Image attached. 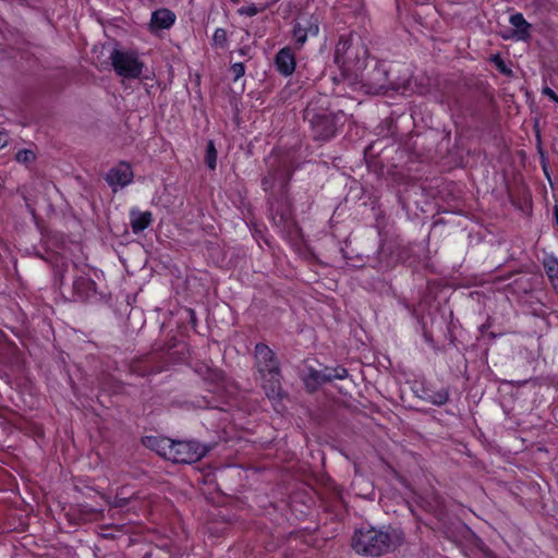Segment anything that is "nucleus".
<instances>
[{
	"label": "nucleus",
	"instance_id": "1",
	"mask_svg": "<svg viewBox=\"0 0 558 558\" xmlns=\"http://www.w3.org/2000/svg\"><path fill=\"white\" fill-rule=\"evenodd\" d=\"M404 543V533L391 525L376 529L369 526L354 532L351 541L353 550L359 555L379 557L396 550Z\"/></svg>",
	"mask_w": 558,
	"mask_h": 558
},
{
	"label": "nucleus",
	"instance_id": "2",
	"mask_svg": "<svg viewBox=\"0 0 558 558\" xmlns=\"http://www.w3.org/2000/svg\"><path fill=\"white\" fill-rule=\"evenodd\" d=\"M304 120L310 123L315 140L328 141L336 135L339 126L343 125L345 114L342 111L332 112L318 108L316 104L310 102L304 109Z\"/></svg>",
	"mask_w": 558,
	"mask_h": 558
},
{
	"label": "nucleus",
	"instance_id": "3",
	"mask_svg": "<svg viewBox=\"0 0 558 558\" xmlns=\"http://www.w3.org/2000/svg\"><path fill=\"white\" fill-rule=\"evenodd\" d=\"M368 50L362 39L353 35L340 36L335 48V62L347 71L364 68Z\"/></svg>",
	"mask_w": 558,
	"mask_h": 558
},
{
	"label": "nucleus",
	"instance_id": "4",
	"mask_svg": "<svg viewBox=\"0 0 558 558\" xmlns=\"http://www.w3.org/2000/svg\"><path fill=\"white\" fill-rule=\"evenodd\" d=\"M319 23V15L316 12H312L310 7L299 12L292 31L293 38L299 48L305 44L307 38L318 35Z\"/></svg>",
	"mask_w": 558,
	"mask_h": 558
},
{
	"label": "nucleus",
	"instance_id": "5",
	"mask_svg": "<svg viewBox=\"0 0 558 558\" xmlns=\"http://www.w3.org/2000/svg\"><path fill=\"white\" fill-rule=\"evenodd\" d=\"M209 451V447L195 441H172V449L168 450V460L174 463H194L199 461Z\"/></svg>",
	"mask_w": 558,
	"mask_h": 558
},
{
	"label": "nucleus",
	"instance_id": "6",
	"mask_svg": "<svg viewBox=\"0 0 558 558\" xmlns=\"http://www.w3.org/2000/svg\"><path fill=\"white\" fill-rule=\"evenodd\" d=\"M110 60L114 72L119 76L137 78L142 74L143 63L138 60L135 52L113 49Z\"/></svg>",
	"mask_w": 558,
	"mask_h": 558
},
{
	"label": "nucleus",
	"instance_id": "7",
	"mask_svg": "<svg viewBox=\"0 0 558 558\" xmlns=\"http://www.w3.org/2000/svg\"><path fill=\"white\" fill-rule=\"evenodd\" d=\"M390 71L384 64H376L372 70L363 74V86L366 93L380 94L387 89H397L399 84L389 76Z\"/></svg>",
	"mask_w": 558,
	"mask_h": 558
},
{
	"label": "nucleus",
	"instance_id": "8",
	"mask_svg": "<svg viewBox=\"0 0 558 558\" xmlns=\"http://www.w3.org/2000/svg\"><path fill=\"white\" fill-rule=\"evenodd\" d=\"M348 376V369L340 365L324 367L323 369L310 368L308 374L304 378V384L308 391H315L325 384L331 383L335 379H344Z\"/></svg>",
	"mask_w": 558,
	"mask_h": 558
},
{
	"label": "nucleus",
	"instance_id": "9",
	"mask_svg": "<svg viewBox=\"0 0 558 558\" xmlns=\"http://www.w3.org/2000/svg\"><path fill=\"white\" fill-rule=\"evenodd\" d=\"M256 368L262 378L266 377V373L279 371V361L275 352L264 343L255 345Z\"/></svg>",
	"mask_w": 558,
	"mask_h": 558
},
{
	"label": "nucleus",
	"instance_id": "10",
	"mask_svg": "<svg viewBox=\"0 0 558 558\" xmlns=\"http://www.w3.org/2000/svg\"><path fill=\"white\" fill-rule=\"evenodd\" d=\"M106 182L116 191V189L124 187L133 180V171L130 165L121 162L114 168H111L106 177Z\"/></svg>",
	"mask_w": 558,
	"mask_h": 558
},
{
	"label": "nucleus",
	"instance_id": "11",
	"mask_svg": "<svg viewBox=\"0 0 558 558\" xmlns=\"http://www.w3.org/2000/svg\"><path fill=\"white\" fill-rule=\"evenodd\" d=\"M73 298L87 301L96 294V283L86 276H76L72 283Z\"/></svg>",
	"mask_w": 558,
	"mask_h": 558
},
{
	"label": "nucleus",
	"instance_id": "12",
	"mask_svg": "<svg viewBox=\"0 0 558 558\" xmlns=\"http://www.w3.org/2000/svg\"><path fill=\"white\" fill-rule=\"evenodd\" d=\"M295 56L290 47L280 49L275 57L277 71L284 75H291L295 70Z\"/></svg>",
	"mask_w": 558,
	"mask_h": 558
},
{
	"label": "nucleus",
	"instance_id": "13",
	"mask_svg": "<svg viewBox=\"0 0 558 558\" xmlns=\"http://www.w3.org/2000/svg\"><path fill=\"white\" fill-rule=\"evenodd\" d=\"M263 379V389L265 390L268 399L277 400L282 397V388H281V374L279 371H274L266 373V377Z\"/></svg>",
	"mask_w": 558,
	"mask_h": 558
},
{
	"label": "nucleus",
	"instance_id": "14",
	"mask_svg": "<svg viewBox=\"0 0 558 558\" xmlns=\"http://www.w3.org/2000/svg\"><path fill=\"white\" fill-rule=\"evenodd\" d=\"M172 439L158 436H146L143 439L145 447L156 451L159 456L168 459V450L172 449Z\"/></svg>",
	"mask_w": 558,
	"mask_h": 558
},
{
	"label": "nucleus",
	"instance_id": "15",
	"mask_svg": "<svg viewBox=\"0 0 558 558\" xmlns=\"http://www.w3.org/2000/svg\"><path fill=\"white\" fill-rule=\"evenodd\" d=\"M175 22V14L169 9H159L151 14L150 26L155 29H168Z\"/></svg>",
	"mask_w": 558,
	"mask_h": 558
},
{
	"label": "nucleus",
	"instance_id": "16",
	"mask_svg": "<svg viewBox=\"0 0 558 558\" xmlns=\"http://www.w3.org/2000/svg\"><path fill=\"white\" fill-rule=\"evenodd\" d=\"M153 221V215L150 211H140L137 209H132L130 211V225L132 231L135 234L144 231Z\"/></svg>",
	"mask_w": 558,
	"mask_h": 558
},
{
	"label": "nucleus",
	"instance_id": "17",
	"mask_svg": "<svg viewBox=\"0 0 558 558\" xmlns=\"http://www.w3.org/2000/svg\"><path fill=\"white\" fill-rule=\"evenodd\" d=\"M510 23L517 29V35L519 39H526L530 36V27L529 24L521 13H515L510 16Z\"/></svg>",
	"mask_w": 558,
	"mask_h": 558
},
{
	"label": "nucleus",
	"instance_id": "18",
	"mask_svg": "<svg viewBox=\"0 0 558 558\" xmlns=\"http://www.w3.org/2000/svg\"><path fill=\"white\" fill-rule=\"evenodd\" d=\"M36 159V153L28 148L19 149L14 155V160L26 168H31V166L35 163Z\"/></svg>",
	"mask_w": 558,
	"mask_h": 558
},
{
	"label": "nucleus",
	"instance_id": "19",
	"mask_svg": "<svg viewBox=\"0 0 558 558\" xmlns=\"http://www.w3.org/2000/svg\"><path fill=\"white\" fill-rule=\"evenodd\" d=\"M544 268L551 281H558V259L555 257H548L544 260Z\"/></svg>",
	"mask_w": 558,
	"mask_h": 558
},
{
	"label": "nucleus",
	"instance_id": "20",
	"mask_svg": "<svg viewBox=\"0 0 558 558\" xmlns=\"http://www.w3.org/2000/svg\"><path fill=\"white\" fill-rule=\"evenodd\" d=\"M101 498L111 507V508H123L125 507L130 500H131V497H125L122 495V492H119L114 499L111 500L109 497H107L106 495H101Z\"/></svg>",
	"mask_w": 558,
	"mask_h": 558
},
{
	"label": "nucleus",
	"instance_id": "21",
	"mask_svg": "<svg viewBox=\"0 0 558 558\" xmlns=\"http://www.w3.org/2000/svg\"><path fill=\"white\" fill-rule=\"evenodd\" d=\"M228 45L227 31L225 28H217L213 36V46L216 48L225 49Z\"/></svg>",
	"mask_w": 558,
	"mask_h": 558
},
{
	"label": "nucleus",
	"instance_id": "22",
	"mask_svg": "<svg viewBox=\"0 0 558 558\" xmlns=\"http://www.w3.org/2000/svg\"><path fill=\"white\" fill-rule=\"evenodd\" d=\"M205 162L207 166L211 169H216V162H217V150L215 148V144L213 141H208L207 143V149H206V156H205Z\"/></svg>",
	"mask_w": 558,
	"mask_h": 558
},
{
	"label": "nucleus",
	"instance_id": "23",
	"mask_svg": "<svg viewBox=\"0 0 558 558\" xmlns=\"http://www.w3.org/2000/svg\"><path fill=\"white\" fill-rule=\"evenodd\" d=\"M449 400V392L447 389H440L428 396V401L435 405H442Z\"/></svg>",
	"mask_w": 558,
	"mask_h": 558
},
{
	"label": "nucleus",
	"instance_id": "24",
	"mask_svg": "<svg viewBox=\"0 0 558 558\" xmlns=\"http://www.w3.org/2000/svg\"><path fill=\"white\" fill-rule=\"evenodd\" d=\"M492 62L495 63L497 69L505 75L510 76L512 75V71L506 65L505 61L499 54H495L492 57Z\"/></svg>",
	"mask_w": 558,
	"mask_h": 558
},
{
	"label": "nucleus",
	"instance_id": "25",
	"mask_svg": "<svg viewBox=\"0 0 558 558\" xmlns=\"http://www.w3.org/2000/svg\"><path fill=\"white\" fill-rule=\"evenodd\" d=\"M78 512L83 517L88 518L90 515H95V517L101 515L104 510L92 508L88 505H78Z\"/></svg>",
	"mask_w": 558,
	"mask_h": 558
},
{
	"label": "nucleus",
	"instance_id": "26",
	"mask_svg": "<svg viewBox=\"0 0 558 558\" xmlns=\"http://www.w3.org/2000/svg\"><path fill=\"white\" fill-rule=\"evenodd\" d=\"M233 80L238 81L240 77H242L245 74V66L243 62H235L230 68Z\"/></svg>",
	"mask_w": 558,
	"mask_h": 558
},
{
	"label": "nucleus",
	"instance_id": "27",
	"mask_svg": "<svg viewBox=\"0 0 558 558\" xmlns=\"http://www.w3.org/2000/svg\"><path fill=\"white\" fill-rule=\"evenodd\" d=\"M274 182H275L274 175H268V177L263 178L262 185H263L264 190L267 191L274 186Z\"/></svg>",
	"mask_w": 558,
	"mask_h": 558
},
{
	"label": "nucleus",
	"instance_id": "28",
	"mask_svg": "<svg viewBox=\"0 0 558 558\" xmlns=\"http://www.w3.org/2000/svg\"><path fill=\"white\" fill-rule=\"evenodd\" d=\"M251 51H252L251 46H244V47H242V48L238 49V50H236V53H238L240 57H246L247 59H252Z\"/></svg>",
	"mask_w": 558,
	"mask_h": 558
},
{
	"label": "nucleus",
	"instance_id": "29",
	"mask_svg": "<svg viewBox=\"0 0 558 558\" xmlns=\"http://www.w3.org/2000/svg\"><path fill=\"white\" fill-rule=\"evenodd\" d=\"M543 94L548 96L551 100H554L555 102L558 104V96L557 94L549 87H544L543 88Z\"/></svg>",
	"mask_w": 558,
	"mask_h": 558
},
{
	"label": "nucleus",
	"instance_id": "30",
	"mask_svg": "<svg viewBox=\"0 0 558 558\" xmlns=\"http://www.w3.org/2000/svg\"><path fill=\"white\" fill-rule=\"evenodd\" d=\"M8 135L3 132H0V149L8 144Z\"/></svg>",
	"mask_w": 558,
	"mask_h": 558
},
{
	"label": "nucleus",
	"instance_id": "31",
	"mask_svg": "<svg viewBox=\"0 0 558 558\" xmlns=\"http://www.w3.org/2000/svg\"><path fill=\"white\" fill-rule=\"evenodd\" d=\"M257 13V10L255 8H247L246 14L250 16H253Z\"/></svg>",
	"mask_w": 558,
	"mask_h": 558
},
{
	"label": "nucleus",
	"instance_id": "32",
	"mask_svg": "<svg viewBox=\"0 0 558 558\" xmlns=\"http://www.w3.org/2000/svg\"><path fill=\"white\" fill-rule=\"evenodd\" d=\"M132 369H133V372L138 373L140 375H145L144 373H140V372L137 371L136 366H133V367H132Z\"/></svg>",
	"mask_w": 558,
	"mask_h": 558
},
{
	"label": "nucleus",
	"instance_id": "33",
	"mask_svg": "<svg viewBox=\"0 0 558 558\" xmlns=\"http://www.w3.org/2000/svg\"><path fill=\"white\" fill-rule=\"evenodd\" d=\"M191 318L194 322V312H191Z\"/></svg>",
	"mask_w": 558,
	"mask_h": 558
}]
</instances>
